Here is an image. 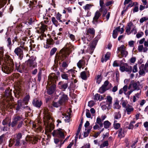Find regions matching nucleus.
<instances>
[{
    "label": "nucleus",
    "mask_w": 148,
    "mask_h": 148,
    "mask_svg": "<svg viewBox=\"0 0 148 148\" xmlns=\"http://www.w3.org/2000/svg\"><path fill=\"white\" fill-rule=\"evenodd\" d=\"M22 120H24V119L22 117L17 115L14 116L11 124L12 127H14L18 121L21 122Z\"/></svg>",
    "instance_id": "11"
},
{
    "label": "nucleus",
    "mask_w": 148,
    "mask_h": 148,
    "mask_svg": "<svg viewBox=\"0 0 148 148\" xmlns=\"http://www.w3.org/2000/svg\"><path fill=\"white\" fill-rule=\"evenodd\" d=\"M62 15L58 12L56 16V18L59 22H62V21L61 20Z\"/></svg>",
    "instance_id": "49"
},
{
    "label": "nucleus",
    "mask_w": 148,
    "mask_h": 148,
    "mask_svg": "<svg viewBox=\"0 0 148 148\" xmlns=\"http://www.w3.org/2000/svg\"><path fill=\"white\" fill-rule=\"evenodd\" d=\"M25 44V42H23V41H21V42L20 45L19 47L22 48V49H24V50H27V47H25L24 45Z\"/></svg>",
    "instance_id": "55"
},
{
    "label": "nucleus",
    "mask_w": 148,
    "mask_h": 148,
    "mask_svg": "<svg viewBox=\"0 0 148 148\" xmlns=\"http://www.w3.org/2000/svg\"><path fill=\"white\" fill-rule=\"evenodd\" d=\"M64 130H58L56 131H54L53 133V136L55 134L57 135L60 138L63 139L65 138V136L63 133Z\"/></svg>",
    "instance_id": "14"
},
{
    "label": "nucleus",
    "mask_w": 148,
    "mask_h": 148,
    "mask_svg": "<svg viewBox=\"0 0 148 148\" xmlns=\"http://www.w3.org/2000/svg\"><path fill=\"white\" fill-rule=\"evenodd\" d=\"M102 77L101 75H98L95 77L96 82L99 84L101 82L102 79Z\"/></svg>",
    "instance_id": "36"
},
{
    "label": "nucleus",
    "mask_w": 148,
    "mask_h": 148,
    "mask_svg": "<svg viewBox=\"0 0 148 148\" xmlns=\"http://www.w3.org/2000/svg\"><path fill=\"white\" fill-rule=\"evenodd\" d=\"M11 90H9V89H7L5 90V98H6V99H5V101L7 103H5V102L3 103V104L4 105V107L5 108H7L8 107V105H10L8 102V100L9 99H11ZM10 105H9L10 106Z\"/></svg>",
    "instance_id": "5"
},
{
    "label": "nucleus",
    "mask_w": 148,
    "mask_h": 148,
    "mask_svg": "<svg viewBox=\"0 0 148 148\" xmlns=\"http://www.w3.org/2000/svg\"><path fill=\"white\" fill-rule=\"evenodd\" d=\"M117 121L116 120H114V123L113 124L114 128L116 129H118L120 127V124L119 123H116Z\"/></svg>",
    "instance_id": "41"
},
{
    "label": "nucleus",
    "mask_w": 148,
    "mask_h": 148,
    "mask_svg": "<svg viewBox=\"0 0 148 148\" xmlns=\"http://www.w3.org/2000/svg\"><path fill=\"white\" fill-rule=\"evenodd\" d=\"M60 94L61 96L59 102L62 105L68 101V97L67 95L64 94L63 92L61 93Z\"/></svg>",
    "instance_id": "13"
},
{
    "label": "nucleus",
    "mask_w": 148,
    "mask_h": 148,
    "mask_svg": "<svg viewBox=\"0 0 148 148\" xmlns=\"http://www.w3.org/2000/svg\"><path fill=\"white\" fill-rule=\"evenodd\" d=\"M134 25L133 24V23L131 22H129L127 24L126 27V29L125 32L127 33V35H129L130 34V32L132 28V27Z\"/></svg>",
    "instance_id": "17"
},
{
    "label": "nucleus",
    "mask_w": 148,
    "mask_h": 148,
    "mask_svg": "<svg viewBox=\"0 0 148 148\" xmlns=\"http://www.w3.org/2000/svg\"><path fill=\"white\" fill-rule=\"evenodd\" d=\"M27 141H29L32 144H35L38 141V138L34 136H28L26 139Z\"/></svg>",
    "instance_id": "19"
},
{
    "label": "nucleus",
    "mask_w": 148,
    "mask_h": 148,
    "mask_svg": "<svg viewBox=\"0 0 148 148\" xmlns=\"http://www.w3.org/2000/svg\"><path fill=\"white\" fill-rule=\"evenodd\" d=\"M95 31V30L93 28H90L88 29L86 34V37L88 41H90L93 38Z\"/></svg>",
    "instance_id": "7"
},
{
    "label": "nucleus",
    "mask_w": 148,
    "mask_h": 148,
    "mask_svg": "<svg viewBox=\"0 0 148 148\" xmlns=\"http://www.w3.org/2000/svg\"><path fill=\"white\" fill-rule=\"evenodd\" d=\"M62 105L61 103H60V102H53L52 103L53 106L56 108H58L61 105Z\"/></svg>",
    "instance_id": "58"
},
{
    "label": "nucleus",
    "mask_w": 148,
    "mask_h": 148,
    "mask_svg": "<svg viewBox=\"0 0 148 148\" xmlns=\"http://www.w3.org/2000/svg\"><path fill=\"white\" fill-rule=\"evenodd\" d=\"M51 21L55 25L56 27H57L58 25H59V22L56 19V18L54 17H53L51 18Z\"/></svg>",
    "instance_id": "35"
},
{
    "label": "nucleus",
    "mask_w": 148,
    "mask_h": 148,
    "mask_svg": "<svg viewBox=\"0 0 148 148\" xmlns=\"http://www.w3.org/2000/svg\"><path fill=\"white\" fill-rule=\"evenodd\" d=\"M114 108V109H119L121 107L119 105L118 101H116L113 105Z\"/></svg>",
    "instance_id": "50"
},
{
    "label": "nucleus",
    "mask_w": 148,
    "mask_h": 148,
    "mask_svg": "<svg viewBox=\"0 0 148 148\" xmlns=\"http://www.w3.org/2000/svg\"><path fill=\"white\" fill-rule=\"evenodd\" d=\"M14 64L12 61L2 68V71L4 73L8 74L12 72L13 70Z\"/></svg>",
    "instance_id": "4"
},
{
    "label": "nucleus",
    "mask_w": 148,
    "mask_h": 148,
    "mask_svg": "<svg viewBox=\"0 0 148 148\" xmlns=\"http://www.w3.org/2000/svg\"><path fill=\"white\" fill-rule=\"evenodd\" d=\"M118 136L120 138L123 137L126 134V132L124 128H121L117 131Z\"/></svg>",
    "instance_id": "18"
},
{
    "label": "nucleus",
    "mask_w": 148,
    "mask_h": 148,
    "mask_svg": "<svg viewBox=\"0 0 148 148\" xmlns=\"http://www.w3.org/2000/svg\"><path fill=\"white\" fill-rule=\"evenodd\" d=\"M63 116L65 118L64 119V121L66 122H69L70 121V115L69 114H63Z\"/></svg>",
    "instance_id": "42"
},
{
    "label": "nucleus",
    "mask_w": 148,
    "mask_h": 148,
    "mask_svg": "<svg viewBox=\"0 0 148 148\" xmlns=\"http://www.w3.org/2000/svg\"><path fill=\"white\" fill-rule=\"evenodd\" d=\"M61 76L63 79H64L66 80H68L69 79L68 75V74L66 73H63V74H62L61 75Z\"/></svg>",
    "instance_id": "56"
},
{
    "label": "nucleus",
    "mask_w": 148,
    "mask_h": 148,
    "mask_svg": "<svg viewBox=\"0 0 148 148\" xmlns=\"http://www.w3.org/2000/svg\"><path fill=\"white\" fill-rule=\"evenodd\" d=\"M132 67L131 66H129L127 65V64H125V71L130 73L132 69Z\"/></svg>",
    "instance_id": "40"
},
{
    "label": "nucleus",
    "mask_w": 148,
    "mask_h": 148,
    "mask_svg": "<svg viewBox=\"0 0 148 148\" xmlns=\"http://www.w3.org/2000/svg\"><path fill=\"white\" fill-rule=\"evenodd\" d=\"M42 103L41 101L37 99H34L32 102L33 105L34 106L38 108H40V107Z\"/></svg>",
    "instance_id": "28"
},
{
    "label": "nucleus",
    "mask_w": 148,
    "mask_h": 148,
    "mask_svg": "<svg viewBox=\"0 0 148 148\" xmlns=\"http://www.w3.org/2000/svg\"><path fill=\"white\" fill-rule=\"evenodd\" d=\"M139 73L141 75H144L145 72H148V68H147L144 64H142L139 66Z\"/></svg>",
    "instance_id": "12"
},
{
    "label": "nucleus",
    "mask_w": 148,
    "mask_h": 148,
    "mask_svg": "<svg viewBox=\"0 0 148 148\" xmlns=\"http://www.w3.org/2000/svg\"><path fill=\"white\" fill-rule=\"evenodd\" d=\"M68 36L72 41H74L75 40V36L73 34L68 33Z\"/></svg>",
    "instance_id": "54"
},
{
    "label": "nucleus",
    "mask_w": 148,
    "mask_h": 148,
    "mask_svg": "<svg viewBox=\"0 0 148 148\" xmlns=\"http://www.w3.org/2000/svg\"><path fill=\"white\" fill-rule=\"evenodd\" d=\"M65 48L66 50H61L59 55L56 57V59L60 62L64 61L62 66L64 68L68 66L69 62H70L69 56L72 50L74 49V46L70 42L66 43L65 46Z\"/></svg>",
    "instance_id": "1"
},
{
    "label": "nucleus",
    "mask_w": 148,
    "mask_h": 148,
    "mask_svg": "<svg viewBox=\"0 0 148 148\" xmlns=\"http://www.w3.org/2000/svg\"><path fill=\"white\" fill-rule=\"evenodd\" d=\"M140 83L139 82H136L134 80L131 81L128 87V89L133 88L134 90H138L139 89Z\"/></svg>",
    "instance_id": "10"
},
{
    "label": "nucleus",
    "mask_w": 148,
    "mask_h": 148,
    "mask_svg": "<svg viewBox=\"0 0 148 148\" xmlns=\"http://www.w3.org/2000/svg\"><path fill=\"white\" fill-rule=\"evenodd\" d=\"M56 86L55 84L52 85L47 89V92L49 95L53 93L55 90Z\"/></svg>",
    "instance_id": "22"
},
{
    "label": "nucleus",
    "mask_w": 148,
    "mask_h": 148,
    "mask_svg": "<svg viewBox=\"0 0 148 148\" xmlns=\"http://www.w3.org/2000/svg\"><path fill=\"white\" fill-rule=\"evenodd\" d=\"M144 47L143 45H139L138 47V50L140 52H142L143 51L144 52Z\"/></svg>",
    "instance_id": "57"
},
{
    "label": "nucleus",
    "mask_w": 148,
    "mask_h": 148,
    "mask_svg": "<svg viewBox=\"0 0 148 148\" xmlns=\"http://www.w3.org/2000/svg\"><path fill=\"white\" fill-rule=\"evenodd\" d=\"M33 127L36 130V131L40 132L41 131V127L36 124H33Z\"/></svg>",
    "instance_id": "44"
},
{
    "label": "nucleus",
    "mask_w": 148,
    "mask_h": 148,
    "mask_svg": "<svg viewBox=\"0 0 148 148\" xmlns=\"http://www.w3.org/2000/svg\"><path fill=\"white\" fill-rule=\"evenodd\" d=\"M108 88H106L103 86H102L99 89V92L101 93H103L106 90H108Z\"/></svg>",
    "instance_id": "47"
},
{
    "label": "nucleus",
    "mask_w": 148,
    "mask_h": 148,
    "mask_svg": "<svg viewBox=\"0 0 148 148\" xmlns=\"http://www.w3.org/2000/svg\"><path fill=\"white\" fill-rule=\"evenodd\" d=\"M82 123H80V124L79 125V127L77 131V132L76 133V136H77L78 135L82 127Z\"/></svg>",
    "instance_id": "59"
},
{
    "label": "nucleus",
    "mask_w": 148,
    "mask_h": 148,
    "mask_svg": "<svg viewBox=\"0 0 148 148\" xmlns=\"http://www.w3.org/2000/svg\"><path fill=\"white\" fill-rule=\"evenodd\" d=\"M144 35L143 32H141L138 33L136 35V37L138 38H141Z\"/></svg>",
    "instance_id": "62"
},
{
    "label": "nucleus",
    "mask_w": 148,
    "mask_h": 148,
    "mask_svg": "<svg viewBox=\"0 0 148 148\" xmlns=\"http://www.w3.org/2000/svg\"><path fill=\"white\" fill-rule=\"evenodd\" d=\"M22 134L21 133H18L15 139H11L9 141V146L10 147L12 146L13 144L15 143V145L16 146L20 145V140L21 138Z\"/></svg>",
    "instance_id": "2"
},
{
    "label": "nucleus",
    "mask_w": 148,
    "mask_h": 148,
    "mask_svg": "<svg viewBox=\"0 0 148 148\" xmlns=\"http://www.w3.org/2000/svg\"><path fill=\"white\" fill-rule=\"evenodd\" d=\"M117 53L118 54H121L122 56L125 57L128 54L127 52L125 50L124 46L123 45L118 48Z\"/></svg>",
    "instance_id": "8"
},
{
    "label": "nucleus",
    "mask_w": 148,
    "mask_h": 148,
    "mask_svg": "<svg viewBox=\"0 0 148 148\" xmlns=\"http://www.w3.org/2000/svg\"><path fill=\"white\" fill-rule=\"evenodd\" d=\"M23 104L21 103V100H19L18 101V104L16 105L14 108H15L16 112L17 113L18 111H21L23 108Z\"/></svg>",
    "instance_id": "15"
},
{
    "label": "nucleus",
    "mask_w": 148,
    "mask_h": 148,
    "mask_svg": "<svg viewBox=\"0 0 148 148\" xmlns=\"http://www.w3.org/2000/svg\"><path fill=\"white\" fill-rule=\"evenodd\" d=\"M103 99L102 96L98 94H96L94 97V99L95 101L98 100L101 101Z\"/></svg>",
    "instance_id": "32"
},
{
    "label": "nucleus",
    "mask_w": 148,
    "mask_h": 148,
    "mask_svg": "<svg viewBox=\"0 0 148 148\" xmlns=\"http://www.w3.org/2000/svg\"><path fill=\"white\" fill-rule=\"evenodd\" d=\"M37 0H31L30 1L29 5L30 8L32 7H35L37 4Z\"/></svg>",
    "instance_id": "31"
},
{
    "label": "nucleus",
    "mask_w": 148,
    "mask_h": 148,
    "mask_svg": "<svg viewBox=\"0 0 148 148\" xmlns=\"http://www.w3.org/2000/svg\"><path fill=\"white\" fill-rule=\"evenodd\" d=\"M108 141H106L101 144L100 145V148H102L106 146H108Z\"/></svg>",
    "instance_id": "52"
},
{
    "label": "nucleus",
    "mask_w": 148,
    "mask_h": 148,
    "mask_svg": "<svg viewBox=\"0 0 148 148\" xmlns=\"http://www.w3.org/2000/svg\"><path fill=\"white\" fill-rule=\"evenodd\" d=\"M86 117L88 118H90L91 117L90 114V111L89 110L87 109L86 110Z\"/></svg>",
    "instance_id": "64"
},
{
    "label": "nucleus",
    "mask_w": 148,
    "mask_h": 148,
    "mask_svg": "<svg viewBox=\"0 0 148 148\" xmlns=\"http://www.w3.org/2000/svg\"><path fill=\"white\" fill-rule=\"evenodd\" d=\"M144 46H145L144 49V52H146L148 50V41H145L144 43Z\"/></svg>",
    "instance_id": "45"
},
{
    "label": "nucleus",
    "mask_w": 148,
    "mask_h": 148,
    "mask_svg": "<svg viewBox=\"0 0 148 148\" xmlns=\"http://www.w3.org/2000/svg\"><path fill=\"white\" fill-rule=\"evenodd\" d=\"M101 14L100 12L97 11L95 13V15L93 18V20L92 21L93 24L96 25L97 24L98 22V19L100 17Z\"/></svg>",
    "instance_id": "16"
},
{
    "label": "nucleus",
    "mask_w": 148,
    "mask_h": 148,
    "mask_svg": "<svg viewBox=\"0 0 148 148\" xmlns=\"http://www.w3.org/2000/svg\"><path fill=\"white\" fill-rule=\"evenodd\" d=\"M58 85L59 88L64 91L66 89L68 86V84L67 83H64L62 82H60L58 83Z\"/></svg>",
    "instance_id": "21"
},
{
    "label": "nucleus",
    "mask_w": 148,
    "mask_h": 148,
    "mask_svg": "<svg viewBox=\"0 0 148 148\" xmlns=\"http://www.w3.org/2000/svg\"><path fill=\"white\" fill-rule=\"evenodd\" d=\"M101 108L102 110H106L107 109H108V105H106V104H103L101 106Z\"/></svg>",
    "instance_id": "61"
},
{
    "label": "nucleus",
    "mask_w": 148,
    "mask_h": 148,
    "mask_svg": "<svg viewBox=\"0 0 148 148\" xmlns=\"http://www.w3.org/2000/svg\"><path fill=\"white\" fill-rule=\"evenodd\" d=\"M100 36L97 35L94 39L91 44L89 48L88 49V52L89 53L92 54L95 47L99 40L100 39Z\"/></svg>",
    "instance_id": "3"
},
{
    "label": "nucleus",
    "mask_w": 148,
    "mask_h": 148,
    "mask_svg": "<svg viewBox=\"0 0 148 148\" xmlns=\"http://www.w3.org/2000/svg\"><path fill=\"white\" fill-rule=\"evenodd\" d=\"M137 32V29L136 28V27L135 25H134L131 30L130 34L131 33H132L134 34H136Z\"/></svg>",
    "instance_id": "48"
},
{
    "label": "nucleus",
    "mask_w": 148,
    "mask_h": 148,
    "mask_svg": "<svg viewBox=\"0 0 148 148\" xmlns=\"http://www.w3.org/2000/svg\"><path fill=\"white\" fill-rule=\"evenodd\" d=\"M84 61L83 60H80L77 63V65L79 68L80 69L82 68V66L84 64Z\"/></svg>",
    "instance_id": "46"
},
{
    "label": "nucleus",
    "mask_w": 148,
    "mask_h": 148,
    "mask_svg": "<svg viewBox=\"0 0 148 148\" xmlns=\"http://www.w3.org/2000/svg\"><path fill=\"white\" fill-rule=\"evenodd\" d=\"M16 69L18 72L21 73L23 71L24 66L23 65H20L19 62H16L15 63Z\"/></svg>",
    "instance_id": "20"
},
{
    "label": "nucleus",
    "mask_w": 148,
    "mask_h": 148,
    "mask_svg": "<svg viewBox=\"0 0 148 148\" xmlns=\"http://www.w3.org/2000/svg\"><path fill=\"white\" fill-rule=\"evenodd\" d=\"M100 5L101 7V8L99 9V11H101L105 8V6L104 5V3L102 0H100Z\"/></svg>",
    "instance_id": "51"
},
{
    "label": "nucleus",
    "mask_w": 148,
    "mask_h": 148,
    "mask_svg": "<svg viewBox=\"0 0 148 148\" xmlns=\"http://www.w3.org/2000/svg\"><path fill=\"white\" fill-rule=\"evenodd\" d=\"M36 59V57L31 56L27 61V66L32 68L36 67L37 66V64L35 61Z\"/></svg>",
    "instance_id": "6"
},
{
    "label": "nucleus",
    "mask_w": 148,
    "mask_h": 148,
    "mask_svg": "<svg viewBox=\"0 0 148 148\" xmlns=\"http://www.w3.org/2000/svg\"><path fill=\"white\" fill-rule=\"evenodd\" d=\"M76 72V71H75V70L73 69H71L68 70L67 72V73H69V74H71L72 76L73 77H75V75H74V74Z\"/></svg>",
    "instance_id": "43"
},
{
    "label": "nucleus",
    "mask_w": 148,
    "mask_h": 148,
    "mask_svg": "<svg viewBox=\"0 0 148 148\" xmlns=\"http://www.w3.org/2000/svg\"><path fill=\"white\" fill-rule=\"evenodd\" d=\"M104 127L106 129L109 128L111 125V123L108 121H105L103 123Z\"/></svg>",
    "instance_id": "39"
},
{
    "label": "nucleus",
    "mask_w": 148,
    "mask_h": 148,
    "mask_svg": "<svg viewBox=\"0 0 148 148\" xmlns=\"http://www.w3.org/2000/svg\"><path fill=\"white\" fill-rule=\"evenodd\" d=\"M7 0H0V8L3 7L6 4Z\"/></svg>",
    "instance_id": "53"
},
{
    "label": "nucleus",
    "mask_w": 148,
    "mask_h": 148,
    "mask_svg": "<svg viewBox=\"0 0 148 148\" xmlns=\"http://www.w3.org/2000/svg\"><path fill=\"white\" fill-rule=\"evenodd\" d=\"M23 109L25 110V112H28L29 113L30 112V111L31 110L30 109V108L28 106H23Z\"/></svg>",
    "instance_id": "63"
},
{
    "label": "nucleus",
    "mask_w": 148,
    "mask_h": 148,
    "mask_svg": "<svg viewBox=\"0 0 148 148\" xmlns=\"http://www.w3.org/2000/svg\"><path fill=\"white\" fill-rule=\"evenodd\" d=\"M22 49L19 47H17L15 49L14 53L17 56L18 58L21 60L23 56V50Z\"/></svg>",
    "instance_id": "9"
},
{
    "label": "nucleus",
    "mask_w": 148,
    "mask_h": 148,
    "mask_svg": "<svg viewBox=\"0 0 148 148\" xmlns=\"http://www.w3.org/2000/svg\"><path fill=\"white\" fill-rule=\"evenodd\" d=\"M125 108V112L127 114H130L134 110V108L132 106L130 105H128Z\"/></svg>",
    "instance_id": "24"
},
{
    "label": "nucleus",
    "mask_w": 148,
    "mask_h": 148,
    "mask_svg": "<svg viewBox=\"0 0 148 148\" xmlns=\"http://www.w3.org/2000/svg\"><path fill=\"white\" fill-rule=\"evenodd\" d=\"M54 43V41L53 39L51 38L47 39L46 45H45L44 47L46 48H48L50 47V45H53Z\"/></svg>",
    "instance_id": "25"
},
{
    "label": "nucleus",
    "mask_w": 148,
    "mask_h": 148,
    "mask_svg": "<svg viewBox=\"0 0 148 148\" xmlns=\"http://www.w3.org/2000/svg\"><path fill=\"white\" fill-rule=\"evenodd\" d=\"M112 98L110 96H107L106 100V105H108V109H110L111 107L112 104Z\"/></svg>",
    "instance_id": "26"
},
{
    "label": "nucleus",
    "mask_w": 148,
    "mask_h": 148,
    "mask_svg": "<svg viewBox=\"0 0 148 148\" xmlns=\"http://www.w3.org/2000/svg\"><path fill=\"white\" fill-rule=\"evenodd\" d=\"M81 78L83 80H86L89 76V72L88 71H84L80 73Z\"/></svg>",
    "instance_id": "23"
},
{
    "label": "nucleus",
    "mask_w": 148,
    "mask_h": 148,
    "mask_svg": "<svg viewBox=\"0 0 148 148\" xmlns=\"http://www.w3.org/2000/svg\"><path fill=\"white\" fill-rule=\"evenodd\" d=\"M114 120H116V119H119L121 118V114L119 112H115L114 113Z\"/></svg>",
    "instance_id": "34"
},
{
    "label": "nucleus",
    "mask_w": 148,
    "mask_h": 148,
    "mask_svg": "<svg viewBox=\"0 0 148 148\" xmlns=\"http://www.w3.org/2000/svg\"><path fill=\"white\" fill-rule=\"evenodd\" d=\"M7 46L10 49L12 46V42L11 38L8 37L7 38L6 40Z\"/></svg>",
    "instance_id": "37"
},
{
    "label": "nucleus",
    "mask_w": 148,
    "mask_h": 148,
    "mask_svg": "<svg viewBox=\"0 0 148 148\" xmlns=\"http://www.w3.org/2000/svg\"><path fill=\"white\" fill-rule=\"evenodd\" d=\"M57 50V49L56 47L53 48L51 50L50 54L51 56L55 54Z\"/></svg>",
    "instance_id": "60"
},
{
    "label": "nucleus",
    "mask_w": 148,
    "mask_h": 148,
    "mask_svg": "<svg viewBox=\"0 0 148 148\" xmlns=\"http://www.w3.org/2000/svg\"><path fill=\"white\" fill-rule=\"evenodd\" d=\"M110 55V52H107L105 55L104 58H101V61L102 62H106L108 59H109Z\"/></svg>",
    "instance_id": "30"
},
{
    "label": "nucleus",
    "mask_w": 148,
    "mask_h": 148,
    "mask_svg": "<svg viewBox=\"0 0 148 148\" xmlns=\"http://www.w3.org/2000/svg\"><path fill=\"white\" fill-rule=\"evenodd\" d=\"M57 77L55 75L54 73H52L50 74L48 76V80L52 83L54 82L57 79Z\"/></svg>",
    "instance_id": "27"
},
{
    "label": "nucleus",
    "mask_w": 148,
    "mask_h": 148,
    "mask_svg": "<svg viewBox=\"0 0 148 148\" xmlns=\"http://www.w3.org/2000/svg\"><path fill=\"white\" fill-rule=\"evenodd\" d=\"M29 95H26L23 99V101L21 100V103L23 104H24L25 105L27 104L28 101L29 100Z\"/></svg>",
    "instance_id": "33"
},
{
    "label": "nucleus",
    "mask_w": 148,
    "mask_h": 148,
    "mask_svg": "<svg viewBox=\"0 0 148 148\" xmlns=\"http://www.w3.org/2000/svg\"><path fill=\"white\" fill-rule=\"evenodd\" d=\"M93 6L92 4H87L83 7V9L85 10L87 12H89L91 8Z\"/></svg>",
    "instance_id": "29"
},
{
    "label": "nucleus",
    "mask_w": 148,
    "mask_h": 148,
    "mask_svg": "<svg viewBox=\"0 0 148 148\" xmlns=\"http://www.w3.org/2000/svg\"><path fill=\"white\" fill-rule=\"evenodd\" d=\"M114 30L116 31V32L118 34V33H120V34H122L123 33L124 31V28L123 27L120 28V26L117 27Z\"/></svg>",
    "instance_id": "38"
}]
</instances>
